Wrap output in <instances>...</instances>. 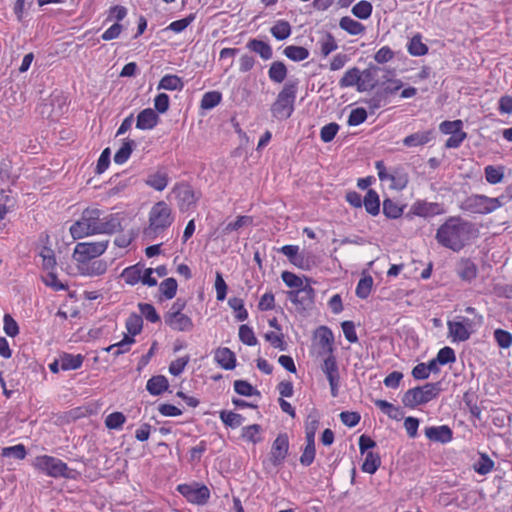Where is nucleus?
<instances>
[{
    "instance_id": "e2e57ef3",
    "label": "nucleus",
    "mask_w": 512,
    "mask_h": 512,
    "mask_svg": "<svg viewBox=\"0 0 512 512\" xmlns=\"http://www.w3.org/2000/svg\"><path fill=\"white\" fill-rule=\"evenodd\" d=\"M42 281L46 286L51 287L55 291L67 290L68 285L62 283L55 274L54 271H49L45 275L42 276Z\"/></svg>"
},
{
    "instance_id": "cd10ccee",
    "label": "nucleus",
    "mask_w": 512,
    "mask_h": 512,
    "mask_svg": "<svg viewBox=\"0 0 512 512\" xmlns=\"http://www.w3.org/2000/svg\"><path fill=\"white\" fill-rule=\"evenodd\" d=\"M362 206L368 214L377 216L380 212V198L374 189H369L363 198Z\"/></svg>"
},
{
    "instance_id": "0eeeda50",
    "label": "nucleus",
    "mask_w": 512,
    "mask_h": 512,
    "mask_svg": "<svg viewBox=\"0 0 512 512\" xmlns=\"http://www.w3.org/2000/svg\"><path fill=\"white\" fill-rule=\"evenodd\" d=\"M186 301L178 298L164 314L165 324L174 331L189 332L193 329L192 319L183 313Z\"/></svg>"
},
{
    "instance_id": "a878e982",
    "label": "nucleus",
    "mask_w": 512,
    "mask_h": 512,
    "mask_svg": "<svg viewBox=\"0 0 512 512\" xmlns=\"http://www.w3.org/2000/svg\"><path fill=\"white\" fill-rule=\"evenodd\" d=\"M168 388V379L163 375L153 376L146 383L147 391L153 396L161 395L162 393L167 391Z\"/></svg>"
},
{
    "instance_id": "680f3d73",
    "label": "nucleus",
    "mask_w": 512,
    "mask_h": 512,
    "mask_svg": "<svg viewBox=\"0 0 512 512\" xmlns=\"http://www.w3.org/2000/svg\"><path fill=\"white\" fill-rule=\"evenodd\" d=\"M42 258V268L47 272L54 271L56 267V259L54 251L50 248L44 247L40 252Z\"/></svg>"
},
{
    "instance_id": "8fccbe9b",
    "label": "nucleus",
    "mask_w": 512,
    "mask_h": 512,
    "mask_svg": "<svg viewBox=\"0 0 512 512\" xmlns=\"http://www.w3.org/2000/svg\"><path fill=\"white\" fill-rule=\"evenodd\" d=\"M383 213L387 218L397 219L402 216L403 208L396 201L386 198L383 201Z\"/></svg>"
},
{
    "instance_id": "393cba45",
    "label": "nucleus",
    "mask_w": 512,
    "mask_h": 512,
    "mask_svg": "<svg viewBox=\"0 0 512 512\" xmlns=\"http://www.w3.org/2000/svg\"><path fill=\"white\" fill-rule=\"evenodd\" d=\"M168 183V173L162 170L149 174L145 179V184L156 191H163L167 187Z\"/></svg>"
},
{
    "instance_id": "1a4fd4ad",
    "label": "nucleus",
    "mask_w": 512,
    "mask_h": 512,
    "mask_svg": "<svg viewBox=\"0 0 512 512\" xmlns=\"http://www.w3.org/2000/svg\"><path fill=\"white\" fill-rule=\"evenodd\" d=\"M378 178L383 183H388L392 190L401 191L406 188L409 182L408 173L401 166L387 169L382 160L375 162Z\"/></svg>"
},
{
    "instance_id": "de8ad7c7",
    "label": "nucleus",
    "mask_w": 512,
    "mask_h": 512,
    "mask_svg": "<svg viewBox=\"0 0 512 512\" xmlns=\"http://www.w3.org/2000/svg\"><path fill=\"white\" fill-rule=\"evenodd\" d=\"M229 307L234 311L237 321H245L248 318V311L244 306V301L238 297H231L228 300Z\"/></svg>"
},
{
    "instance_id": "f704fd0d",
    "label": "nucleus",
    "mask_w": 512,
    "mask_h": 512,
    "mask_svg": "<svg viewBox=\"0 0 512 512\" xmlns=\"http://www.w3.org/2000/svg\"><path fill=\"white\" fill-rule=\"evenodd\" d=\"M407 51L412 56H424L428 53V46L422 41L420 33L415 34L407 44Z\"/></svg>"
},
{
    "instance_id": "603ef678",
    "label": "nucleus",
    "mask_w": 512,
    "mask_h": 512,
    "mask_svg": "<svg viewBox=\"0 0 512 512\" xmlns=\"http://www.w3.org/2000/svg\"><path fill=\"white\" fill-rule=\"evenodd\" d=\"M222 94L219 91L206 92L200 101V107L204 110H209L220 104Z\"/></svg>"
},
{
    "instance_id": "20e7f679",
    "label": "nucleus",
    "mask_w": 512,
    "mask_h": 512,
    "mask_svg": "<svg viewBox=\"0 0 512 512\" xmlns=\"http://www.w3.org/2000/svg\"><path fill=\"white\" fill-rule=\"evenodd\" d=\"M32 467L51 478L75 479V470L70 469L61 459L47 454L38 455L32 461Z\"/></svg>"
},
{
    "instance_id": "69168bd1",
    "label": "nucleus",
    "mask_w": 512,
    "mask_h": 512,
    "mask_svg": "<svg viewBox=\"0 0 512 512\" xmlns=\"http://www.w3.org/2000/svg\"><path fill=\"white\" fill-rule=\"evenodd\" d=\"M463 129V122L460 119L454 121L445 120L439 124V130L445 135L455 134Z\"/></svg>"
},
{
    "instance_id": "a18cd8bd",
    "label": "nucleus",
    "mask_w": 512,
    "mask_h": 512,
    "mask_svg": "<svg viewBox=\"0 0 512 512\" xmlns=\"http://www.w3.org/2000/svg\"><path fill=\"white\" fill-rule=\"evenodd\" d=\"M283 53L288 59L295 62L306 60L310 55L307 48L296 45H289L285 47Z\"/></svg>"
},
{
    "instance_id": "7ed1b4c3",
    "label": "nucleus",
    "mask_w": 512,
    "mask_h": 512,
    "mask_svg": "<svg viewBox=\"0 0 512 512\" xmlns=\"http://www.w3.org/2000/svg\"><path fill=\"white\" fill-rule=\"evenodd\" d=\"M465 312L471 317L456 316L453 320L447 321L448 337L452 342H465L483 324V316L476 308L468 306Z\"/></svg>"
},
{
    "instance_id": "052dcab7",
    "label": "nucleus",
    "mask_w": 512,
    "mask_h": 512,
    "mask_svg": "<svg viewBox=\"0 0 512 512\" xmlns=\"http://www.w3.org/2000/svg\"><path fill=\"white\" fill-rule=\"evenodd\" d=\"M138 308L140 311V315L142 318L144 317L147 321L151 323H157L160 321V316L156 311L155 307L150 303H139Z\"/></svg>"
},
{
    "instance_id": "a19ab883",
    "label": "nucleus",
    "mask_w": 512,
    "mask_h": 512,
    "mask_svg": "<svg viewBox=\"0 0 512 512\" xmlns=\"http://www.w3.org/2000/svg\"><path fill=\"white\" fill-rule=\"evenodd\" d=\"M360 77V70L357 67H352L343 74L338 84L341 88H348L353 86L358 88Z\"/></svg>"
},
{
    "instance_id": "49530a36",
    "label": "nucleus",
    "mask_w": 512,
    "mask_h": 512,
    "mask_svg": "<svg viewBox=\"0 0 512 512\" xmlns=\"http://www.w3.org/2000/svg\"><path fill=\"white\" fill-rule=\"evenodd\" d=\"M319 427V416L316 412L310 413L305 420V439L315 441V435Z\"/></svg>"
},
{
    "instance_id": "4d7b16f0",
    "label": "nucleus",
    "mask_w": 512,
    "mask_h": 512,
    "mask_svg": "<svg viewBox=\"0 0 512 512\" xmlns=\"http://www.w3.org/2000/svg\"><path fill=\"white\" fill-rule=\"evenodd\" d=\"M373 11L372 4L366 0H361L352 7V13L359 19H368Z\"/></svg>"
},
{
    "instance_id": "c85d7f7f",
    "label": "nucleus",
    "mask_w": 512,
    "mask_h": 512,
    "mask_svg": "<svg viewBox=\"0 0 512 512\" xmlns=\"http://www.w3.org/2000/svg\"><path fill=\"white\" fill-rule=\"evenodd\" d=\"M246 47L252 52L257 53L264 60L272 58L273 51L271 46L262 40L250 39Z\"/></svg>"
},
{
    "instance_id": "79ce46f5",
    "label": "nucleus",
    "mask_w": 512,
    "mask_h": 512,
    "mask_svg": "<svg viewBox=\"0 0 512 512\" xmlns=\"http://www.w3.org/2000/svg\"><path fill=\"white\" fill-rule=\"evenodd\" d=\"M134 147V140L126 139L122 143V146L116 151L114 155V162L119 165L124 164L130 158Z\"/></svg>"
},
{
    "instance_id": "a211bd4d",
    "label": "nucleus",
    "mask_w": 512,
    "mask_h": 512,
    "mask_svg": "<svg viewBox=\"0 0 512 512\" xmlns=\"http://www.w3.org/2000/svg\"><path fill=\"white\" fill-rule=\"evenodd\" d=\"M380 68L378 66H369L368 68L360 71V82L358 91H370L377 86L378 83V74Z\"/></svg>"
},
{
    "instance_id": "2eb2a0df",
    "label": "nucleus",
    "mask_w": 512,
    "mask_h": 512,
    "mask_svg": "<svg viewBox=\"0 0 512 512\" xmlns=\"http://www.w3.org/2000/svg\"><path fill=\"white\" fill-rule=\"evenodd\" d=\"M316 337L318 338L319 346L318 354L320 356L333 355L334 337L332 331L326 326H321L316 331Z\"/></svg>"
},
{
    "instance_id": "ddd939ff",
    "label": "nucleus",
    "mask_w": 512,
    "mask_h": 512,
    "mask_svg": "<svg viewBox=\"0 0 512 512\" xmlns=\"http://www.w3.org/2000/svg\"><path fill=\"white\" fill-rule=\"evenodd\" d=\"M175 194L178 207L181 211H187L198 200L193 188L187 183H176L172 189Z\"/></svg>"
},
{
    "instance_id": "bf43d9fd",
    "label": "nucleus",
    "mask_w": 512,
    "mask_h": 512,
    "mask_svg": "<svg viewBox=\"0 0 512 512\" xmlns=\"http://www.w3.org/2000/svg\"><path fill=\"white\" fill-rule=\"evenodd\" d=\"M264 338L270 345L280 351H285L287 348L286 342L284 341V335L282 332L270 331L265 333Z\"/></svg>"
},
{
    "instance_id": "7c9ffc66",
    "label": "nucleus",
    "mask_w": 512,
    "mask_h": 512,
    "mask_svg": "<svg viewBox=\"0 0 512 512\" xmlns=\"http://www.w3.org/2000/svg\"><path fill=\"white\" fill-rule=\"evenodd\" d=\"M184 87L182 79L174 74L164 75L157 86L158 90L181 91Z\"/></svg>"
},
{
    "instance_id": "9d476101",
    "label": "nucleus",
    "mask_w": 512,
    "mask_h": 512,
    "mask_svg": "<svg viewBox=\"0 0 512 512\" xmlns=\"http://www.w3.org/2000/svg\"><path fill=\"white\" fill-rule=\"evenodd\" d=\"M174 218L172 210L165 201H159L153 205L149 212V230L159 235L172 224Z\"/></svg>"
},
{
    "instance_id": "774afa93",
    "label": "nucleus",
    "mask_w": 512,
    "mask_h": 512,
    "mask_svg": "<svg viewBox=\"0 0 512 512\" xmlns=\"http://www.w3.org/2000/svg\"><path fill=\"white\" fill-rule=\"evenodd\" d=\"M494 339L500 348L507 349L512 345V334L504 329H496Z\"/></svg>"
},
{
    "instance_id": "0e129e2a",
    "label": "nucleus",
    "mask_w": 512,
    "mask_h": 512,
    "mask_svg": "<svg viewBox=\"0 0 512 512\" xmlns=\"http://www.w3.org/2000/svg\"><path fill=\"white\" fill-rule=\"evenodd\" d=\"M340 126L336 122H331L324 125L320 130V139L324 143L331 142L337 135Z\"/></svg>"
},
{
    "instance_id": "b1692460",
    "label": "nucleus",
    "mask_w": 512,
    "mask_h": 512,
    "mask_svg": "<svg viewBox=\"0 0 512 512\" xmlns=\"http://www.w3.org/2000/svg\"><path fill=\"white\" fill-rule=\"evenodd\" d=\"M143 267L144 265L140 262L128 266L125 269H123V271L120 274V277L123 279L125 284L135 286L138 283H141Z\"/></svg>"
},
{
    "instance_id": "37998d69",
    "label": "nucleus",
    "mask_w": 512,
    "mask_h": 512,
    "mask_svg": "<svg viewBox=\"0 0 512 512\" xmlns=\"http://www.w3.org/2000/svg\"><path fill=\"white\" fill-rule=\"evenodd\" d=\"M125 327L128 332L127 336L135 338L136 335L141 333L143 328L142 316L136 313L130 314L126 319Z\"/></svg>"
},
{
    "instance_id": "2f4dec72",
    "label": "nucleus",
    "mask_w": 512,
    "mask_h": 512,
    "mask_svg": "<svg viewBox=\"0 0 512 512\" xmlns=\"http://www.w3.org/2000/svg\"><path fill=\"white\" fill-rule=\"evenodd\" d=\"M178 283L175 278L169 277L159 284L160 300H171L177 294Z\"/></svg>"
},
{
    "instance_id": "6e6d98bb",
    "label": "nucleus",
    "mask_w": 512,
    "mask_h": 512,
    "mask_svg": "<svg viewBox=\"0 0 512 512\" xmlns=\"http://www.w3.org/2000/svg\"><path fill=\"white\" fill-rule=\"evenodd\" d=\"M221 421L231 428H237L242 425L244 418L241 414L232 411L222 410L220 412Z\"/></svg>"
},
{
    "instance_id": "423d86ee",
    "label": "nucleus",
    "mask_w": 512,
    "mask_h": 512,
    "mask_svg": "<svg viewBox=\"0 0 512 512\" xmlns=\"http://www.w3.org/2000/svg\"><path fill=\"white\" fill-rule=\"evenodd\" d=\"M297 84L287 82L278 93L275 102L271 106L272 115L277 119H287L294 111Z\"/></svg>"
},
{
    "instance_id": "f03ea898",
    "label": "nucleus",
    "mask_w": 512,
    "mask_h": 512,
    "mask_svg": "<svg viewBox=\"0 0 512 512\" xmlns=\"http://www.w3.org/2000/svg\"><path fill=\"white\" fill-rule=\"evenodd\" d=\"M474 225L460 216H450L436 231L435 239L454 252L462 250L470 241Z\"/></svg>"
},
{
    "instance_id": "9b49d317",
    "label": "nucleus",
    "mask_w": 512,
    "mask_h": 512,
    "mask_svg": "<svg viewBox=\"0 0 512 512\" xmlns=\"http://www.w3.org/2000/svg\"><path fill=\"white\" fill-rule=\"evenodd\" d=\"M108 245L109 240L79 242L75 245L73 258L77 264H87L88 261L104 254Z\"/></svg>"
},
{
    "instance_id": "13d9d810",
    "label": "nucleus",
    "mask_w": 512,
    "mask_h": 512,
    "mask_svg": "<svg viewBox=\"0 0 512 512\" xmlns=\"http://www.w3.org/2000/svg\"><path fill=\"white\" fill-rule=\"evenodd\" d=\"M373 286V278L371 276H364L362 277L356 286L355 293L357 297L361 299H366L372 290Z\"/></svg>"
},
{
    "instance_id": "864d4df0",
    "label": "nucleus",
    "mask_w": 512,
    "mask_h": 512,
    "mask_svg": "<svg viewBox=\"0 0 512 512\" xmlns=\"http://www.w3.org/2000/svg\"><path fill=\"white\" fill-rule=\"evenodd\" d=\"M238 336L239 340L247 346H255L258 344V340L253 329L247 324L240 325Z\"/></svg>"
},
{
    "instance_id": "5fc2aeb1",
    "label": "nucleus",
    "mask_w": 512,
    "mask_h": 512,
    "mask_svg": "<svg viewBox=\"0 0 512 512\" xmlns=\"http://www.w3.org/2000/svg\"><path fill=\"white\" fill-rule=\"evenodd\" d=\"M126 422V416L122 412H113L106 416L105 426L110 430H120Z\"/></svg>"
},
{
    "instance_id": "09e8293b",
    "label": "nucleus",
    "mask_w": 512,
    "mask_h": 512,
    "mask_svg": "<svg viewBox=\"0 0 512 512\" xmlns=\"http://www.w3.org/2000/svg\"><path fill=\"white\" fill-rule=\"evenodd\" d=\"M381 465V458L379 454L374 452H367L365 460L362 464V471L368 474H374Z\"/></svg>"
},
{
    "instance_id": "f3484780",
    "label": "nucleus",
    "mask_w": 512,
    "mask_h": 512,
    "mask_svg": "<svg viewBox=\"0 0 512 512\" xmlns=\"http://www.w3.org/2000/svg\"><path fill=\"white\" fill-rule=\"evenodd\" d=\"M412 212L420 217H432L443 214L445 210L439 203L417 201L412 205Z\"/></svg>"
},
{
    "instance_id": "f257e3e1",
    "label": "nucleus",
    "mask_w": 512,
    "mask_h": 512,
    "mask_svg": "<svg viewBox=\"0 0 512 512\" xmlns=\"http://www.w3.org/2000/svg\"><path fill=\"white\" fill-rule=\"evenodd\" d=\"M122 230V218L119 213L106 214L97 207H87L80 218L69 228L74 240L93 235H112Z\"/></svg>"
},
{
    "instance_id": "39448f33",
    "label": "nucleus",
    "mask_w": 512,
    "mask_h": 512,
    "mask_svg": "<svg viewBox=\"0 0 512 512\" xmlns=\"http://www.w3.org/2000/svg\"><path fill=\"white\" fill-rule=\"evenodd\" d=\"M441 390L440 382L410 388L403 394L402 403L405 407L414 409L437 398Z\"/></svg>"
},
{
    "instance_id": "c03bdc74",
    "label": "nucleus",
    "mask_w": 512,
    "mask_h": 512,
    "mask_svg": "<svg viewBox=\"0 0 512 512\" xmlns=\"http://www.w3.org/2000/svg\"><path fill=\"white\" fill-rule=\"evenodd\" d=\"M325 359L321 366L323 373L326 375L328 380L340 379L339 369L334 355L324 356Z\"/></svg>"
},
{
    "instance_id": "e433bc0d",
    "label": "nucleus",
    "mask_w": 512,
    "mask_h": 512,
    "mask_svg": "<svg viewBox=\"0 0 512 512\" xmlns=\"http://www.w3.org/2000/svg\"><path fill=\"white\" fill-rule=\"evenodd\" d=\"M495 462L486 453H479V458L473 464V470L479 475H487L492 472Z\"/></svg>"
},
{
    "instance_id": "4468645a",
    "label": "nucleus",
    "mask_w": 512,
    "mask_h": 512,
    "mask_svg": "<svg viewBox=\"0 0 512 512\" xmlns=\"http://www.w3.org/2000/svg\"><path fill=\"white\" fill-rule=\"evenodd\" d=\"M289 450V439L286 433L279 434L274 440L270 451V462L274 466L281 465Z\"/></svg>"
},
{
    "instance_id": "338daca9",
    "label": "nucleus",
    "mask_w": 512,
    "mask_h": 512,
    "mask_svg": "<svg viewBox=\"0 0 512 512\" xmlns=\"http://www.w3.org/2000/svg\"><path fill=\"white\" fill-rule=\"evenodd\" d=\"M367 119V111L363 107H358L351 110L347 123L349 126H358L364 123Z\"/></svg>"
},
{
    "instance_id": "412c9836",
    "label": "nucleus",
    "mask_w": 512,
    "mask_h": 512,
    "mask_svg": "<svg viewBox=\"0 0 512 512\" xmlns=\"http://www.w3.org/2000/svg\"><path fill=\"white\" fill-rule=\"evenodd\" d=\"M478 268L476 264L469 258H462L458 262L457 275L465 282H471L477 277Z\"/></svg>"
},
{
    "instance_id": "c756f323",
    "label": "nucleus",
    "mask_w": 512,
    "mask_h": 512,
    "mask_svg": "<svg viewBox=\"0 0 512 512\" xmlns=\"http://www.w3.org/2000/svg\"><path fill=\"white\" fill-rule=\"evenodd\" d=\"M60 367L63 371L77 370L79 369L84 361V357L81 354H70L63 353L60 355Z\"/></svg>"
},
{
    "instance_id": "6e6552de",
    "label": "nucleus",
    "mask_w": 512,
    "mask_h": 512,
    "mask_svg": "<svg viewBox=\"0 0 512 512\" xmlns=\"http://www.w3.org/2000/svg\"><path fill=\"white\" fill-rule=\"evenodd\" d=\"M504 198V195L489 197L481 194H473L465 200L463 209L473 214H490L504 205Z\"/></svg>"
},
{
    "instance_id": "72a5a7b5",
    "label": "nucleus",
    "mask_w": 512,
    "mask_h": 512,
    "mask_svg": "<svg viewBox=\"0 0 512 512\" xmlns=\"http://www.w3.org/2000/svg\"><path fill=\"white\" fill-rule=\"evenodd\" d=\"M342 30L350 35L357 36L365 32V26L349 16H344L339 21Z\"/></svg>"
},
{
    "instance_id": "4c0bfd02",
    "label": "nucleus",
    "mask_w": 512,
    "mask_h": 512,
    "mask_svg": "<svg viewBox=\"0 0 512 512\" xmlns=\"http://www.w3.org/2000/svg\"><path fill=\"white\" fill-rule=\"evenodd\" d=\"M504 172L505 167L502 165L494 166V165H487L484 168V175L486 181L491 185L499 184L504 179Z\"/></svg>"
},
{
    "instance_id": "6ab92c4d",
    "label": "nucleus",
    "mask_w": 512,
    "mask_h": 512,
    "mask_svg": "<svg viewBox=\"0 0 512 512\" xmlns=\"http://www.w3.org/2000/svg\"><path fill=\"white\" fill-rule=\"evenodd\" d=\"M160 121L158 114L152 108H146L139 112L136 120V128L140 130H152Z\"/></svg>"
},
{
    "instance_id": "3c124183",
    "label": "nucleus",
    "mask_w": 512,
    "mask_h": 512,
    "mask_svg": "<svg viewBox=\"0 0 512 512\" xmlns=\"http://www.w3.org/2000/svg\"><path fill=\"white\" fill-rule=\"evenodd\" d=\"M242 438L247 442L256 444L262 441L261 426L258 424H252L245 426L242 429Z\"/></svg>"
},
{
    "instance_id": "4be33fe9",
    "label": "nucleus",
    "mask_w": 512,
    "mask_h": 512,
    "mask_svg": "<svg viewBox=\"0 0 512 512\" xmlns=\"http://www.w3.org/2000/svg\"><path fill=\"white\" fill-rule=\"evenodd\" d=\"M80 273L84 276H101L107 271V262L102 259L88 261L87 264H78Z\"/></svg>"
},
{
    "instance_id": "dca6fc26",
    "label": "nucleus",
    "mask_w": 512,
    "mask_h": 512,
    "mask_svg": "<svg viewBox=\"0 0 512 512\" xmlns=\"http://www.w3.org/2000/svg\"><path fill=\"white\" fill-rule=\"evenodd\" d=\"M424 433L430 441L442 444L449 443L453 439V431L447 425L426 427Z\"/></svg>"
},
{
    "instance_id": "f8f14e48",
    "label": "nucleus",
    "mask_w": 512,
    "mask_h": 512,
    "mask_svg": "<svg viewBox=\"0 0 512 512\" xmlns=\"http://www.w3.org/2000/svg\"><path fill=\"white\" fill-rule=\"evenodd\" d=\"M177 491L192 504L204 505L210 498V490L204 484L197 482L191 484H179Z\"/></svg>"
},
{
    "instance_id": "473e14b6",
    "label": "nucleus",
    "mask_w": 512,
    "mask_h": 512,
    "mask_svg": "<svg viewBox=\"0 0 512 512\" xmlns=\"http://www.w3.org/2000/svg\"><path fill=\"white\" fill-rule=\"evenodd\" d=\"M374 404L384 414H386L389 418L393 420L399 421L403 418V412L400 409V407L395 406L386 400L376 399L374 400Z\"/></svg>"
},
{
    "instance_id": "aec40b11",
    "label": "nucleus",
    "mask_w": 512,
    "mask_h": 512,
    "mask_svg": "<svg viewBox=\"0 0 512 512\" xmlns=\"http://www.w3.org/2000/svg\"><path fill=\"white\" fill-rule=\"evenodd\" d=\"M215 362L224 370H233L236 367V356L227 347H219L214 352Z\"/></svg>"
},
{
    "instance_id": "ea45409f",
    "label": "nucleus",
    "mask_w": 512,
    "mask_h": 512,
    "mask_svg": "<svg viewBox=\"0 0 512 512\" xmlns=\"http://www.w3.org/2000/svg\"><path fill=\"white\" fill-rule=\"evenodd\" d=\"M287 67L281 61H274L268 70L269 79L274 83H282L287 77Z\"/></svg>"
},
{
    "instance_id": "bb28decb",
    "label": "nucleus",
    "mask_w": 512,
    "mask_h": 512,
    "mask_svg": "<svg viewBox=\"0 0 512 512\" xmlns=\"http://www.w3.org/2000/svg\"><path fill=\"white\" fill-rule=\"evenodd\" d=\"M317 47L321 57L326 58L338 49V43L331 33H325L317 41Z\"/></svg>"
},
{
    "instance_id": "c9c22d12",
    "label": "nucleus",
    "mask_w": 512,
    "mask_h": 512,
    "mask_svg": "<svg viewBox=\"0 0 512 512\" xmlns=\"http://www.w3.org/2000/svg\"><path fill=\"white\" fill-rule=\"evenodd\" d=\"M134 343L135 338L125 335L121 341L104 348V351L112 352L114 357H118L122 354L128 353L131 349V345Z\"/></svg>"
},
{
    "instance_id": "58836bf2",
    "label": "nucleus",
    "mask_w": 512,
    "mask_h": 512,
    "mask_svg": "<svg viewBox=\"0 0 512 512\" xmlns=\"http://www.w3.org/2000/svg\"><path fill=\"white\" fill-rule=\"evenodd\" d=\"M270 33L275 39L282 41L291 35L292 28L288 21L281 19L277 20L270 28Z\"/></svg>"
},
{
    "instance_id": "5701e85b",
    "label": "nucleus",
    "mask_w": 512,
    "mask_h": 512,
    "mask_svg": "<svg viewBox=\"0 0 512 512\" xmlns=\"http://www.w3.org/2000/svg\"><path fill=\"white\" fill-rule=\"evenodd\" d=\"M435 137V132L433 129L422 131V132H416L413 134H410L406 136L403 139V145L406 147H418L423 146L430 141H432Z\"/></svg>"
}]
</instances>
